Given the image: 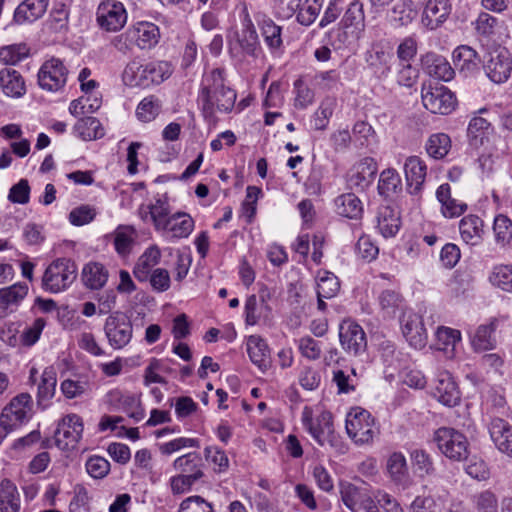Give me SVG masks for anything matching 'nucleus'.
Returning <instances> with one entry per match:
<instances>
[{"label": "nucleus", "instance_id": "obj_1", "mask_svg": "<svg viewBox=\"0 0 512 512\" xmlns=\"http://www.w3.org/2000/svg\"><path fill=\"white\" fill-rule=\"evenodd\" d=\"M236 97V92L225 84L224 69L215 68L204 74L198 101L206 119L213 118L215 111L220 113L231 112Z\"/></svg>", "mask_w": 512, "mask_h": 512}, {"label": "nucleus", "instance_id": "obj_2", "mask_svg": "<svg viewBox=\"0 0 512 512\" xmlns=\"http://www.w3.org/2000/svg\"><path fill=\"white\" fill-rule=\"evenodd\" d=\"M305 430L320 446H330L338 453H345L347 450L342 438L335 432L332 414L327 411L321 412L313 417L312 409L304 407L301 416Z\"/></svg>", "mask_w": 512, "mask_h": 512}, {"label": "nucleus", "instance_id": "obj_3", "mask_svg": "<svg viewBox=\"0 0 512 512\" xmlns=\"http://www.w3.org/2000/svg\"><path fill=\"white\" fill-rule=\"evenodd\" d=\"M77 277V266L68 258L54 260L45 270L42 286L45 291L59 293L66 290Z\"/></svg>", "mask_w": 512, "mask_h": 512}, {"label": "nucleus", "instance_id": "obj_4", "mask_svg": "<svg viewBox=\"0 0 512 512\" xmlns=\"http://www.w3.org/2000/svg\"><path fill=\"white\" fill-rule=\"evenodd\" d=\"M433 442L439 451L453 461L466 460L469 442L464 434L451 427H440L433 434Z\"/></svg>", "mask_w": 512, "mask_h": 512}, {"label": "nucleus", "instance_id": "obj_5", "mask_svg": "<svg viewBox=\"0 0 512 512\" xmlns=\"http://www.w3.org/2000/svg\"><path fill=\"white\" fill-rule=\"evenodd\" d=\"M377 431L369 411L356 407L347 414L346 432L356 444L371 442Z\"/></svg>", "mask_w": 512, "mask_h": 512}, {"label": "nucleus", "instance_id": "obj_6", "mask_svg": "<svg viewBox=\"0 0 512 512\" xmlns=\"http://www.w3.org/2000/svg\"><path fill=\"white\" fill-rule=\"evenodd\" d=\"M32 398L27 393H21L3 408L0 415V427L9 433L22 425L31 417Z\"/></svg>", "mask_w": 512, "mask_h": 512}, {"label": "nucleus", "instance_id": "obj_7", "mask_svg": "<svg viewBox=\"0 0 512 512\" xmlns=\"http://www.w3.org/2000/svg\"><path fill=\"white\" fill-rule=\"evenodd\" d=\"M104 332L109 345L115 350H120L131 342L133 325L126 314L115 312L107 317Z\"/></svg>", "mask_w": 512, "mask_h": 512}, {"label": "nucleus", "instance_id": "obj_8", "mask_svg": "<svg viewBox=\"0 0 512 512\" xmlns=\"http://www.w3.org/2000/svg\"><path fill=\"white\" fill-rule=\"evenodd\" d=\"M421 96L424 107L434 114L447 115L456 105L454 94L443 85L424 84Z\"/></svg>", "mask_w": 512, "mask_h": 512}, {"label": "nucleus", "instance_id": "obj_9", "mask_svg": "<svg viewBox=\"0 0 512 512\" xmlns=\"http://www.w3.org/2000/svg\"><path fill=\"white\" fill-rule=\"evenodd\" d=\"M392 60V50L383 41L373 42L364 53L367 68L379 80H384L389 76Z\"/></svg>", "mask_w": 512, "mask_h": 512}, {"label": "nucleus", "instance_id": "obj_10", "mask_svg": "<svg viewBox=\"0 0 512 512\" xmlns=\"http://www.w3.org/2000/svg\"><path fill=\"white\" fill-rule=\"evenodd\" d=\"M68 69L59 58L52 57L46 60L38 72L39 86L49 92H58L67 82Z\"/></svg>", "mask_w": 512, "mask_h": 512}, {"label": "nucleus", "instance_id": "obj_11", "mask_svg": "<svg viewBox=\"0 0 512 512\" xmlns=\"http://www.w3.org/2000/svg\"><path fill=\"white\" fill-rule=\"evenodd\" d=\"M96 20L103 30L117 32L121 30L127 22V11L121 2L105 0L98 5Z\"/></svg>", "mask_w": 512, "mask_h": 512}, {"label": "nucleus", "instance_id": "obj_12", "mask_svg": "<svg viewBox=\"0 0 512 512\" xmlns=\"http://www.w3.org/2000/svg\"><path fill=\"white\" fill-rule=\"evenodd\" d=\"M83 422L77 414L62 418L54 433L56 446L61 450L74 449L82 437Z\"/></svg>", "mask_w": 512, "mask_h": 512}, {"label": "nucleus", "instance_id": "obj_13", "mask_svg": "<svg viewBox=\"0 0 512 512\" xmlns=\"http://www.w3.org/2000/svg\"><path fill=\"white\" fill-rule=\"evenodd\" d=\"M105 403L113 410L126 413L135 422L141 421L145 416L139 397L130 392L120 389L110 390L105 395Z\"/></svg>", "mask_w": 512, "mask_h": 512}, {"label": "nucleus", "instance_id": "obj_14", "mask_svg": "<svg viewBox=\"0 0 512 512\" xmlns=\"http://www.w3.org/2000/svg\"><path fill=\"white\" fill-rule=\"evenodd\" d=\"M402 334L414 349H423L427 344V331L422 315L413 311H405L401 318Z\"/></svg>", "mask_w": 512, "mask_h": 512}, {"label": "nucleus", "instance_id": "obj_15", "mask_svg": "<svg viewBox=\"0 0 512 512\" xmlns=\"http://www.w3.org/2000/svg\"><path fill=\"white\" fill-rule=\"evenodd\" d=\"M340 344L345 352L357 356L366 351L367 339L363 328L357 323L345 321L339 327Z\"/></svg>", "mask_w": 512, "mask_h": 512}, {"label": "nucleus", "instance_id": "obj_16", "mask_svg": "<svg viewBox=\"0 0 512 512\" xmlns=\"http://www.w3.org/2000/svg\"><path fill=\"white\" fill-rule=\"evenodd\" d=\"M340 494L344 505L352 512H357L360 509L366 512H380L373 492L370 494L353 484H347L341 488Z\"/></svg>", "mask_w": 512, "mask_h": 512}, {"label": "nucleus", "instance_id": "obj_17", "mask_svg": "<svg viewBox=\"0 0 512 512\" xmlns=\"http://www.w3.org/2000/svg\"><path fill=\"white\" fill-rule=\"evenodd\" d=\"M431 395L441 404L447 407L456 406L461 399L459 388L451 374L447 371L440 372L431 388Z\"/></svg>", "mask_w": 512, "mask_h": 512}, {"label": "nucleus", "instance_id": "obj_18", "mask_svg": "<svg viewBox=\"0 0 512 512\" xmlns=\"http://www.w3.org/2000/svg\"><path fill=\"white\" fill-rule=\"evenodd\" d=\"M407 191L413 196H420L426 179L427 166L418 156H409L404 163Z\"/></svg>", "mask_w": 512, "mask_h": 512}, {"label": "nucleus", "instance_id": "obj_19", "mask_svg": "<svg viewBox=\"0 0 512 512\" xmlns=\"http://www.w3.org/2000/svg\"><path fill=\"white\" fill-rule=\"evenodd\" d=\"M377 170V163L373 158H363L349 171L347 179L349 186L358 191H364L374 181Z\"/></svg>", "mask_w": 512, "mask_h": 512}, {"label": "nucleus", "instance_id": "obj_20", "mask_svg": "<svg viewBox=\"0 0 512 512\" xmlns=\"http://www.w3.org/2000/svg\"><path fill=\"white\" fill-rule=\"evenodd\" d=\"M229 50L232 57L238 60L246 56L257 58L261 52L257 31L237 32L235 39L229 43Z\"/></svg>", "mask_w": 512, "mask_h": 512}, {"label": "nucleus", "instance_id": "obj_21", "mask_svg": "<svg viewBox=\"0 0 512 512\" xmlns=\"http://www.w3.org/2000/svg\"><path fill=\"white\" fill-rule=\"evenodd\" d=\"M194 229L193 218L184 212H177L169 215L165 221L164 228L159 233L168 241L187 238Z\"/></svg>", "mask_w": 512, "mask_h": 512}, {"label": "nucleus", "instance_id": "obj_22", "mask_svg": "<svg viewBox=\"0 0 512 512\" xmlns=\"http://www.w3.org/2000/svg\"><path fill=\"white\" fill-rule=\"evenodd\" d=\"M138 214L145 223L153 224L154 229L159 233L170 215V205L166 197H157L153 202L141 205Z\"/></svg>", "mask_w": 512, "mask_h": 512}, {"label": "nucleus", "instance_id": "obj_23", "mask_svg": "<svg viewBox=\"0 0 512 512\" xmlns=\"http://www.w3.org/2000/svg\"><path fill=\"white\" fill-rule=\"evenodd\" d=\"M512 62L505 49L493 51L485 65L487 76L495 83L505 82L511 73Z\"/></svg>", "mask_w": 512, "mask_h": 512}, {"label": "nucleus", "instance_id": "obj_24", "mask_svg": "<svg viewBox=\"0 0 512 512\" xmlns=\"http://www.w3.org/2000/svg\"><path fill=\"white\" fill-rule=\"evenodd\" d=\"M488 430L496 448L512 458V426L502 418L492 417Z\"/></svg>", "mask_w": 512, "mask_h": 512}, {"label": "nucleus", "instance_id": "obj_25", "mask_svg": "<svg viewBox=\"0 0 512 512\" xmlns=\"http://www.w3.org/2000/svg\"><path fill=\"white\" fill-rule=\"evenodd\" d=\"M134 39L135 46L141 50H150L154 48L160 40L161 34L159 27L147 21L137 22L129 27Z\"/></svg>", "mask_w": 512, "mask_h": 512}, {"label": "nucleus", "instance_id": "obj_26", "mask_svg": "<svg viewBox=\"0 0 512 512\" xmlns=\"http://www.w3.org/2000/svg\"><path fill=\"white\" fill-rule=\"evenodd\" d=\"M448 0H428L422 15V23L429 30L437 29L450 14Z\"/></svg>", "mask_w": 512, "mask_h": 512}, {"label": "nucleus", "instance_id": "obj_27", "mask_svg": "<svg viewBox=\"0 0 512 512\" xmlns=\"http://www.w3.org/2000/svg\"><path fill=\"white\" fill-rule=\"evenodd\" d=\"M422 66L427 74L446 82L455 74L447 59L434 52H428L422 57Z\"/></svg>", "mask_w": 512, "mask_h": 512}, {"label": "nucleus", "instance_id": "obj_28", "mask_svg": "<svg viewBox=\"0 0 512 512\" xmlns=\"http://www.w3.org/2000/svg\"><path fill=\"white\" fill-rule=\"evenodd\" d=\"M49 0H24L14 11L13 22L22 25L40 19L47 11Z\"/></svg>", "mask_w": 512, "mask_h": 512}, {"label": "nucleus", "instance_id": "obj_29", "mask_svg": "<svg viewBox=\"0 0 512 512\" xmlns=\"http://www.w3.org/2000/svg\"><path fill=\"white\" fill-rule=\"evenodd\" d=\"M498 320L492 318L488 323L481 324L471 337V345L477 352L492 350L496 347L495 331L498 328Z\"/></svg>", "mask_w": 512, "mask_h": 512}, {"label": "nucleus", "instance_id": "obj_30", "mask_svg": "<svg viewBox=\"0 0 512 512\" xmlns=\"http://www.w3.org/2000/svg\"><path fill=\"white\" fill-rule=\"evenodd\" d=\"M436 198L441 204V212L446 218L461 216L467 209V205L451 196V187L444 183L436 190Z\"/></svg>", "mask_w": 512, "mask_h": 512}, {"label": "nucleus", "instance_id": "obj_31", "mask_svg": "<svg viewBox=\"0 0 512 512\" xmlns=\"http://www.w3.org/2000/svg\"><path fill=\"white\" fill-rule=\"evenodd\" d=\"M256 21L267 47L273 51L279 49L283 44L282 27L261 13L257 15Z\"/></svg>", "mask_w": 512, "mask_h": 512}, {"label": "nucleus", "instance_id": "obj_32", "mask_svg": "<svg viewBox=\"0 0 512 512\" xmlns=\"http://www.w3.org/2000/svg\"><path fill=\"white\" fill-rule=\"evenodd\" d=\"M377 228L383 237H394L400 229V215L397 209L381 206L377 213Z\"/></svg>", "mask_w": 512, "mask_h": 512}, {"label": "nucleus", "instance_id": "obj_33", "mask_svg": "<svg viewBox=\"0 0 512 512\" xmlns=\"http://www.w3.org/2000/svg\"><path fill=\"white\" fill-rule=\"evenodd\" d=\"M146 71V63H142L139 58H134L126 64L122 72V81L129 87L147 88L149 82Z\"/></svg>", "mask_w": 512, "mask_h": 512}, {"label": "nucleus", "instance_id": "obj_34", "mask_svg": "<svg viewBox=\"0 0 512 512\" xmlns=\"http://www.w3.org/2000/svg\"><path fill=\"white\" fill-rule=\"evenodd\" d=\"M109 278L107 268L99 262H89L82 269V281L90 290H99L105 286Z\"/></svg>", "mask_w": 512, "mask_h": 512}, {"label": "nucleus", "instance_id": "obj_35", "mask_svg": "<svg viewBox=\"0 0 512 512\" xmlns=\"http://www.w3.org/2000/svg\"><path fill=\"white\" fill-rule=\"evenodd\" d=\"M247 352L251 361L265 372L270 367V351L265 340L252 335L247 341Z\"/></svg>", "mask_w": 512, "mask_h": 512}, {"label": "nucleus", "instance_id": "obj_36", "mask_svg": "<svg viewBox=\"0 0 512 512\" xmlns=\"http://www.w3.org/2000/svg\"><path fill=\"white\" fill-rule=\"evenodd\" d=\"M161 257L159 248L155 245L148 247L138 258L134 267L133 274L137 280L144 282L148 280L154 266H156Z\"/></svg>", "mask_w": 512, "mask_h": 512}, {"label": "nucleus", "instance_id": "obj_37", "mask_svg": "<svg viewBox=\"0 0 512 512\" xmlns=\"http://www.w3.org/2000/svg\"><path fill=\"white\" fill-rule=\"evenodd\" d=\"M453 61L455 66L465 73L475 72L481 63L478 53L467 45H461L454 50Z\"/></svg>", "mask_w": 512, "mask_h": 512}, {"label": "nucleus", "instance_id": "obj_38", "mask_svg": "<svg viewBox=\"0 0 512 512\" xmlns=\"http://www.w3.org/2000/svg\"><path fill=\"white\" fill-rule=\"evenodd\" d=\"M0 87L10 97H21L25 93V83L21 74L12 68L0 71Z\"/></svg>", "mask_w": 512, "mask_h": 512}, {"label": "nucleus", "instance_id": "obj_39", "mask_svg": "<svg viewBox=\"0 0 512 512\" xmlns=\"http://www.w3.org/2000/svg\"><path fill=\"white\" fill-rule=\"evenodd\" d=\"M387 471L394 484L406 488L409 474L405 456L401 452L392 453L387 460Z\"/></svg>", "mask_w": 512, "mask_h": 512}, {"label": "nucleus", "instance_id": "obj_40", "mask_svg": "<svg viewBox=\"0 0 512 512\" xmlns=\"http://www.w3.org/2000/svg\"><path fill=\"white\" fill-rule=\"evenodd\" d=\"M202 458L196 452L187 453L176 458L173 462L175 470L180 471L185 476H191L198 481L203 476Z\"/></svg>", "mask_w": 512, "mask_h": 512}, {"label": "nucleus", "instance_id": "obj_41", "mask_svg": "<svg viewBox=\"0 0 512 512\" xmlns=\"http://www.w3.org/2000/svg\"><path fill=\"white\" fill-rule=\"evenodd\" d=\"M336 213L350 219H358L363 213V206L360 199L353 193H346L338 196L335 201Z\"/></svg>", "mask_w": 512, "mask_h": 512}, {"label": "nucleus", "instance_id": "obj_42", "mask_svg": "<svg viewBox=\"0 0 512 512\" xmlns=\"http://www.w3.org/2000/svg\"><path fill=\"white\" fill-rule=\"evenodd\" d=\"M56 385L57 378L55 370L52 367L46 368L41 375L37 393L38 405L43 409L49 405L50 400L54 397Z\"/></svg>", "mask_w": 512, "mask_h": 512}, {"label": "nucleus", "instance_id": "obj_43", "mask_svg": "<svg viewBox=\"0 0 512 512\" xmlns=\"http://www.w3.org/2000/svg\"><path fill=\"white\" fill-rule=\"evenodd\" d=\"M20 495L15 484L4 479L0 484V511L20 512Z\"/></svg>", "mask_w": 512, "mask_h": 512}, {"label": "nucleus", "instance_id": "obj_44", "mask_svg": "<svg viewBox=\"0 0 512 512\" xmlns=\"http://www.w3.org/2000/svg\"><path fill=\"white\" fill-rule=\"evenodd\" d=\"M74 133L85 141L102 138L105 134L100 121L95 117H84L74 125Z\"/></svg>", "mask_w": 512, "mask_h": 512}, {"label": "nucleus", "instance_id": "obj_45", "mask_svg": "<svg viewBox=\"0 0 512 512\" xmlns=\"http://www.w3.org/2000/svg\"><path fill=\"white\" fill-rule=\"evenodd\" d=\"M136 240V231L131 226H118L113 232V243L116 252L121 256L130 254Z\"/></svg>", "mask_w": 512, "mask_h": 512}, {"label": "nucleus", "instance_id": "obj_46", "mask_svg": "<svg viewBox=\"0 0 512 512\" xmlns=\"http://www.w3.org/2000/svg\"><path fill=\"white\" fill-rule=\"evenodd\" d=\"M410 460L414 472L421 478L431 476L435 473L433 458L430 453L422 448H415L410 451Z\"/></svg>", "mask_w": 512, "mask_h": 512}, {"label": "nucleus", "instance_id": "obj_47", "mask_svg": "<svg viewBox=\"0 0 512 512\" xmlns=\"http://www.w3.org/2000/svg\"><path fill=\"white\" fill-rule=\"evenodd\" d=\"M329 43L335 49L348 47L355 44L362 36V33L352 28H345V25L339 23V26L328 32Z\"/></svg>", "mask_w": 512, "mask_h": 512}, {"label": "nucleus", "instance_id": "obj_48", "mask_svg": "<svg viewBox=\"0 0 512 512\" xmlns=\"http://www.w3.org/2000/svg\"><path fill=\"white\" fill-rule=\"evenodd\" d=\"M490 284L507 293H512V265H494L489 273Z\"/></svg>", "mask_w": 512, "mask_h": 512}, {"label": "nucleus", "instance_id": "obj_49", "mask_svg": "<svg viewBox=\"0 0 512 512\" xmlns=\"http://www.w3.org/2000/svg\"><path fill=\"white\" fill-rule=\"evenodd\" d=\"M461 238L467 244H476L481 238L482 220L476 215H468L459 223Z\"/></svg>", "mask_w": 512, "mask_h": 512}, {"label": "nucleus", "instance_id": "obj_50", "mask_svg": "<svg viewBox=\"0 0 512 512\" xmlns=\"http://www.w3.org/2000/svg\"><path fill=\"white\" fill-rule=\"evenodd\" d=\"M392 19L400 26L410 24L418 14L414 0H400L391 9Z\"/></svg>", "mask_w": 512, "mask_h": 512}, {"label": "nucleus", "instance_id": "obj_51", "mask_svg": "<svg viewBox=\"0 0 512 512\" xmlns=\"http://www.w3.org/2000/svg\"><path fill=\"white\" fill-rule=\"evenodd\" d=\"M425 149L431 158L442 159L451 149V139L445 133L432 134L426 141Z\"/></svg>", "mask_w": 512, "mask_h": 512}, {"label": "nucleus", "instance_id": "obj_52", "mask_svg": "<svg viewBox=\"0 0 512 512\" xmlns=\"http://www.w3.org/2000/svg\"><path fill=\"white\" fill-rule=\"evenodd\" d=\"M340 23L345 25V28H352L363 34L365 30L363 4L359 1H353L346 10Z\"/></svg>", "mask_w": 512, "mask_h": 512}, {"label": "nucleus", "instance_id": "obj_53", "mask_svg": "<svg viewBox=\"0 0 512 512\" xmlns=\"http://www.w3.org/2000/svg\"><path fill=\"white\" fill-rule=\"evenodd\" d=\"M445 501L440 496H417L409 506V512H444Z\"/></svg>", "mask_w": 512, "mask_h": 512}, {"label": "nucleus", "instance_id": "obj_54", "mask_svg": "<svg viewBox=\"0 0 512 512\" xmlns=\"http://www.w3.org/2000/svg\"><path fill=\"white\" fill-rule=\"evenodd\" d=\"M28 287L26 284L17 283L9 287L0 289V306L8 309L13 305H18L27 295Z\"/></svg>", "mask_w": 512, "mask_h": 512}, {"label": "nucleus", "instance_id": "obj_55", "mask_svg": "<svg viewBox=\"0 0 512 512\" xmlns=\"http://www.w3.org/2000/svg\"><path fill=\"white\" fill-rule=\"evenodd\" d=\"M401 190V178L395 169H386L380 174L378 182L379 194L390 197Z\"/></svg>", "mask_w": 512, "mask_h": 512}, {"label": "nucleus", "instance_id": "obj_56", "mask_svg": "<svg viewBox=\"0 0 512 512\" xmlns=\"http://www.w3.org/2000/svg\"><path fill=\"white\" fill-rule=\"evenodd\" d=\"M378 300L382 311L389 317L395 316L397 311L403 309V297L394 290H384Z\"/></svg>", "mask_w": 512, "mask_h": 512}, {"label": "nucleus", "instance_id": "obj_57", "mask_svg": "<svg viewBox=\"0 0 512 512\" xmlns=\"http://www.w3.org/2000/svg\"><path fill=\"white\" fill-rule=\"evenodd\" d=\"M321 9V0H305L303 3L301 2V7L296 15L297 22L303 26H310L318 17Z\"/></svg>", "mask_w": 512, "mask_h": 512}, {"label": "nucleus", "instance_id": "obj_58", "mask_svg": "<svg viewBox=\"0 0 512 512\" xmlns=\"http://www.w3.org/2000/svg\"><path fill=\"white\" fill-rule=\"evenodd\" d=\"M147 80L149 87L153 84H160L170 77L172 73L171 65L166 61H155L146 63Z\"/></svg>", "mask_w": 512, "mask_h": 512}, {"label": "nucleus", "instance_id": "obj_59", "mask_svg": "<svg viewBox=\"0 0 512 512\" xmlns=\"http://www.w3.org/2000/svg\"><path fill=\"white\" fill-rule=\"evenodd\" d=\"M490 127V122L483 117H473L468 125L467 135L471 145L477 147L483 144V140Z\"/></svg>", "mask_w": 512, "mask_h": 512}, {"label": "nucleus", "instance_id": "obj_60", "mask_svg": "<svg viewBox=\"0 0 512 512\" xmlns=\"http://www.w3.org/2000/svg\"><path fill=\"white\" fill-rule=\"evenodd\" d=\"M336 107V100L334 98L324 99L313 117V124L316 130H324L329 124Z\"/></svg>", "mask_w": 512, "mask_h": 512}, {"label": "nucleus", "instance_id": "obj_61", "mask_svg": "<svg viewBox=\"0 0 512 512\" xmlns=\"http://www.w3.org/2000/svg\"><path fill=\"white\" fill-rule=\"evenodd\" d=\"M161 104L155 96L145 97L138 105L136 115L142 122H150L159 114Z\"/></svg>", "mask_w": 512, "mask_h": 512}, {"label": "nucleus", "instance_id": "obj_62", "mask_svg": "<svg viewBox=\"0 0 512 512\" xmlns=\"http://www.w3.org/2000/svg\"><path fill=\"white\" fill-rule=\"evenodd\" d=\"M340 288L338 278L331 272L325 271L317 282V297L332 298Z\"/></svg>", "mask_w": 512, "mask_h": 512}, {"label": "nucleus", "instance_id": "obj_63", "mask_svg": "<svg viewBox=\"0 0 512 512\" xmlns=\"http://www.w3.org/2000/svg\"><path fill=\"white\" fill-rule=\"evenodd\" d=\"M476 512H498V499L490 490L482 491L473 496Z\"/></svg>", "mask_w": 512, "mask_h": 512}, {"label": "nucleus", "instance_id": "obj_64", "mask_svg": "<svg viewBox=\"0 0 512 512\" xmlns=\"http://www.w3.org/2000/svg\"><path fill=\"white\" fill-rule=\"evenodd\" d=\"M178 512H214V509L211 503L195 495L184 499L180 503Z\"/></svg>", "mask_w": 512, "mask_h": 512}]
</instances>
